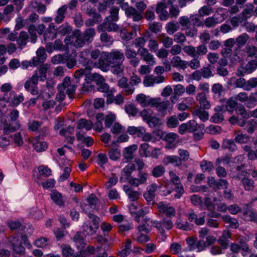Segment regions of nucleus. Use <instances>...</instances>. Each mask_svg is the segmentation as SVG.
<instances>
[{
    "label": "nucleus",
    "mask_w": 257,
    "mask_h": 257,
    "mask_svg": "<svg viewBox=\"0 0 257 257\" xmlns=\"http://www.w3.org/2000/svg\"><path fill=\"white\" fill-rule=\"evenodd\" d=\"M82 232H78L73 237V241L78 248H82L85 245V239Z\"/></svg>",
    "instance_id": "obj_34"
},
{
    "label": "nucleus",
    "mask_w": 257,
    "mask_h": 257,
    "mask_svg": "<svg viewBox=\"0 0 257 257\" xmlns=\"http://www.w3.org/2000/svg\"><path fill=\"white\" fill-rule=\"evenodd\" d=\"M151 223L155 225L158 231L161 234L165 232V229L170 230L172 228L173 223L172 220L169 218H164L162 221L157 220H152Z\"/></svg>",
    "instance_id": "obj_8"
},
{
    "label": "nucleus",
    "mask_w": 257,
    "mask_h": 257,
    "mask_svg": "<svg viewBox=\"0 0 257 257\" xmlns=\"http://www.w3.org/2000/svg\"><path fill=\"white\" fill-rule=\"evenodd\" d=\"M67 61V56L62 54H58L52 57L51 62L54 64L65 63Z\"/></svg>",
    "instance_id": "obj_59"
},
{
    "label": "nucleus",
    "mask_w": 257,
    "mask_h": 257,
    "mask_svg": "<svg viewBox=\"0 0 257 257\" xmlns=\"http://www.w3.org/2000/svg\"><path fill=\"white\" fill-rule=\"evenodd\" d=\"M196 99L199 103L201 107L207 109L210 107V104L207 100L204 93L202 92L198 93L196 96Z\"/></svg>",
    "instance_id": "obj_28"
},
{
    "label": "nucleus",
    "mask_w": 257,
    "mask_h": 257,
    "mask_svg": "<svg viewBox=\"0 0 257 257\" xmlns=\"http://www.w3.org/2000/svg\"><path fill=\"white\" fill-rule=\"evenodd\" d=\"M67 8V6L65 5L57 10L56 15L54 19L55 22L56 23L60 24L63 21Z\"/></svg>",
    "instance_id": "obj_27"
},
{
    "label": "nucleus",
    "mask_w": 257,
    "mask_h": 257,
    "mask_svg": "<svg viewBox=\"0 0 257 257\" xmlns=\"http://www.w3.org/2000/svg\"><path fill=\"white\" fill-rule=\"evenodd\" d=\"M72 31V27L68 23H64L57 30V34L65 36L70 34Z\"/></svg>",
    "instance_id": "obj_39"
},
{
    "label": "nucleus",
    "mask_w": 257,
    "mask_h": 257,
    "mask_svg": "<svg viewBox=\"0 0 257 257\" xmlns=\"http://www.w3.org/2000/svg\"><path fill=\"white\" fill-rule=\"evenodd\" d=\"M93 126V123L90 120H88L85 119H80L77 125V128L83 129L84 128L86 131L90 130Z\"/></svg>",
    "instance_id": "obj_41"
},
{
    "label": "nucleus",
    "mask_w": 257,
    "mask_h": 257,
    "mask_svg": "<svg viewBox=\"0 0 257 257\" xmlns=\"http://www.w3.org/2000/svg\"><path fill=\"white\" fill-rule=\"evenodd\" d=\"M203 208L201 209H205V208H206L209 211H210L211 212L209 214L210 216L217 217L220 215L219 213L214 212L215 205L212 202V200L210 198L208 197H205L204 199V202H203Z\"/></svg>",
    "instance_id": "obj_18"
},
{
    "label": "nucleus",
    "mask_w": 257,
    "mask_h": 257,
    "mask_svg": "<svg viewBox=\"0 0 257 257\" xmlns=\"http://www.w3.org/2000/svg\"><path fill=\"white\" fill-rule=\"evenodd\" d=\"M192 114L194 118L198 117L201 121L204 122L207 120L209 118L208 112L204 108L201 107H195Z\"/></svg>",
    "instance_id": "obj_17"
},
{
    "label": "nucleus",
    "mask_w": 257,
    "mask_h": 257,
    "mask_svg": "<svg viewBox=\"0 0 257 257\" xmlns=\"http://www.w3.org/2000/svg\"><path fill=\"white\" fill-rule=\"evenodd\" d=\"M187 215L190 222H193L197 225H202L205 222L204 216L198 217V216L193 212L189 213Z\"/></svg>",
    "instance_id": "obj_37"
},
{
    "label": "nucleus",
    "mask_w": 257,
    "mask_h": 257,
    "mask_svg": "<svg viewBox=\"0 0 257 257\" xmlns=\"http://www.w3.org/2000/svg\"><path fill=\"white\" fill-rule=\"evenodd\" d=\"M89 54V51L88 49H84L80 53L78 61L80 63L87 65L93 64L91 60L87 59Z\"/></svg>",
    "instance_id": "obj_35"
},
{
    "label": "nucleus",
    "mask_w": 257,
    "mask_h": 257,
    "mask_svg": "<svg viewBox=\"0 0 257 257\" xmlns=\"http://www.w3.org/2000/svg\"><path fill=\"white\" fill-rule=\"evenodd\" d=\"M157 209L160 213L164 214L169 219L175 216L176 214L175 209L169 204L163 202L158 204Z\"/></svg>",
    "instance_id": "obj_10"
},
{
    "label": "nucleus",
    "mask_w": 257,
    "mask_h": 257,
    "mask_svg": "<svg viewBox=\"0 0 257 257\" xmlns=\"http://www.w3.org/2000/svg\"><path fill=\"white\" fill-rule=\"evenodd\" d=\"M224 105L226 110L232 112L235 109L237 103L234 98H230L226 101Z\"/></svg>",
    "instance_id": "obj_51"
},
{
    "label": "nucleus",
    "mask_w": 257,
    "mask_h": 257,
    "mask_svg": "<svg viewBox=\"0 0 257 257\" xmlns=\"http://www.w3.org/2000/svg\"><path fill=\"white\" fill-rule=\"evenodd\" d=\"M113 21L110 19V17H106L103 22L98 26L97 30L99 32H115L118 29L117 25L113 23Z\"/></svg>",
    "instance_id": "obj_9"
},
{
    "label": "nucleus",
    "mask_w": 257,
    "mask_h": 257,
    "mask_svg": "<svg viewBox=\"0 0 257 257\" xmlns=\"http://www.w3.org/2000/svg\"><path fill=\"white\" fill-rule=\"evenodd\" d=\"M154 104L153 103L152 107H156L158 111L164 115L170 105L169 101H162L161 98L159 97L154 98Z\"/></svg>",
    "instance_id": "obj_11"
},
{
    "label": "nucleus",
    "mask_w": 257,
    "mask_h": 257,
    "mask_svg": "<svg viewBox=\"0 0 257 257\" xmlns=\"http://www.w3.org/2000/svg\"><path fill=\"white\" fill-rule=\"evenodd\" d=\"M186 241L187 244H188V248L187 249H184L183 251H186L187 250H196L195 245H196V237H188L186 239Z\"/></svg>",
    "instance_id": "obj_56"
},
{
    "label": "nucleus",
    "mask_w": 257,
    "mask_h": 257,
    "mask_svg": "<svg viewBox=\"0 0 257 257\" xmlns=\"http://www.w3.org/2000/svg\"><path fill=\"white\" fill-rule=\"evenodd\" d=\"M116 119V116L114 113L110 112L105 116L104 124L105 127H110Z\"/></svg>",
    "instance_id": "obj_52"
},
{
    "label": "nucleus",
    "mask_w": 257,
    "mask_h": 257,
    "mask_svg": "<svg viewBox=\"0 0 257 257\" xmlns=\"http://www.w3.org/2000/svg\"><path fill=\"white\" fill-rule=\"evenodd\" d=\"M61 85L69 98H72L75 93L76 86L71 83L70 78L68 77H65L63 79Z\"/></svg>",
    "instance_id": "obj_12"
},
{
    "label": "nucleus",
    "mask_w": 257,
    "mask_h": 257,
    "mask_svg": "<svg viewBox=\"0 0 257 257\" xmlns=\"http://www.w3.org/2000/svg\"><path fill=\"white\" fill-rule=\"evenodd\" d=\"M257 128V120L251 119L247 122L246 131L249 134H252Z\"/></svg>",
    "instance_id": "obj_58"
},
{
    "label": "nucleus",
    "mask_w": 257,
    "mask_h": 257,
    "mask_svg": "<svg viewBox=\"0 0 257 257\" xmlns=\"http://www.w3.org/2000/svg\"><path fill=\"white\" fill-rule=\"evenodd\" d=\"M247 102H246V106L251 108L255 107L257 103V92H251L248 96Z\"/></svg>",
    "instance_id": "obj_43"
},
{
    "label": "nucleus",
    "mask_w": 257,
    "mask_h": 257,
    "mask_svg": "<svg viewBox=\"0 0 257 257\" xmlns=\"http://www.w3.org/2000/svg\"><path fill=\"white\" fill-rule=\"evenodd\" d=\"M137 149V146L135 145L126 148L123 152V156L124 158L127 160L132 159L133 158V154Z\"/></svg>",
    "instance_id": "obj_46"
},
{
    "label": "nucleus",
    "mask_w": 257,
    "mask_h": 257,
    "mask_svg": "<svg viewBox=\"0 0 257 257\" xmlns=\"http://www.w3.org/2000/svg\"><path fill=\"white\" fill-rule=\"evenodd\" d=\"M97 230V229H95V227L92 226L90 223L89 224H84L83 225V230L82 234L84 236L86 235H92L95 234Z\"/></svg>",
    "instance_id": "obj_53"
},
{
    "label": "nucleus",
    "mask_w": 257,
    "mask_h": 257,
    "mask_svg": "<svg viewBox=\"0 0 257 257\" xmlns=\"http://www.w3.org/2000/svg\"><path fill=\"white\" fill-rule=\"evenodd\" d=\"M186 124L188 133H193L198 130H204V124H199L194 120H189L186 122Z\"/></svg>",
    "instance_id": "obj_25"
},
{
    "label": "nucleus",
    "mask_w": 257,
    "mask_h": 257,
    "mask_svg": "<svg viewBox=\"0 0 257 257\" xmlns=\"http://www.w3.org/2000/svg\"><path fill=\"white\" fill-rule=\"evenodd\" d=\"M120 36L122 40L128 41L136 36V31L134 32H129L125 28H121L119 31Z\"/></svg>",
    "instance_id": "obj_36"
},
{
    "label": "nucleus",
    "mask_w": 257,
    "mask_h": 257,
    "mask_svg": "<svg viewBox=\"0 0 257 257\" xmlns=\"http://www.w3.org/2000/svg\"><path fill=\"white\" fill-rule=\"evenodd\" d=\"M95 34L96 32L95 29L91 28L87 29L82 35L85 42L89 44L93 41Z\"/></svg>",
    "instance_id": "obj_32"
},
{
    "label": "nucleus",
    "mask_w": 257,
    "mask_h": 257,
    "mask_svg": "<svg viewBox=\"0 0 257 257\" xmlns=\"http://www.w3.org/2000/svg\"><path fill=\"white\" fill-rule=\"evenodd\" d=\"M149 148V144L147 143L142 144L140 147V153L141 156L145 157L150 156V152L148 151Z\"/></svg>",
    "instance_id": "obj_63"
},
{
    "label": "nucleus",
    "mask_w": 257,
    "mask_h": 257,
    "mask_svg": "<svg viewBox=\"0 0 257 257\" xmlns=\"http://www.w3.org/2000/svg\"><path fill=\"white\" fill-rule=\"evenodd\" d=\"M125 110L128 115L133 116H136L138 113V109L133 104L126 105Z\"/></svg>",
    "instance_id": "obj_64"
},
{
    "label": "nucleus",
    "mask_w": 257,
    "mask_h": 257,
    "mask_svg": "<svg viewBox=\"0 0 257 257\" xmlns=\"http://www.w3.org/2000/svg\"><path fill=\"white\" fill-rule=\"evenodd\" d=\"M242 216L241 217L244 220L253 221L254 220L255 212L250 209L247 206L242 211Z\"/></svg>",
    "instance_id": "obj_38"
},
{
    "label": "nucleus",
    "mask_w": 257,
    "mask_h": 257,
    "mask_svg": "<svg viewBox=\"0 0 257 257\" xmlns=\"http://www.w3.org/2000/svg\"><path fill=\"white\" fill-rule=\"evenodd\" d=\"M110 65V64L107 61L105 62L101 59H99L98 61L94 64V65H95L96 67L99 68L103 72H107L109 70Z\"/></svg>",
    "instance_id": "obj_54"
},
{
    "label": "nucleus",
    "mask_w": 257,
    "mask_h": 257,
    "mask_svg": "<svg viewBox=\"0 0 257 257\" xmlns=\"http://www.w3.org/2000/svg\"><path fill=\"white\" fill-rule=\"evenodd\" d=\"M146 130L144 127L130 126L127 127V132L130 135H137L138 137H142L143 134L145 133Z\"/></svg>",
    "instance_id": "obj_29"
},
{
    "label": "nucleus",
    "mask_w": 257,
    "mask_h": 257,
    "mask_svg": "<svg viewBox=\"0 0 257 257\" xmlns=\"http://www.w3.org/2000/svg\"><path fill=\"white\" fill-rule=\"evenodd\" d=\"M50 197L53 202L57 205L63 206L64 204V198L62 194L56 190L51 191Z\"/></svg>",
    "instance_id": "obj_24"
},
{
    "label": "nucleus",
    "mask_w": 257,
    "mask_h": 257,
    "mask_svg": "<svg viewBox=\"0 0 257 257\" xmlns=\"http://www.w3.org/2000/svg\"><path fill=\"white\" fill-rule=\"evenodd\" d=\"M243 168V165L237 167L236 170L238 172V173L236 175V178L241 180L243 187L246 191H251L254 187V181L247 177V172L242 170Z\"/></svg>",
    "instance_id": "obj_5"
},
{
    "label": "nucleus",
    "mask_w": 257,
    "mask_h": 257,
    "mask_svg": "<svg viewBox=\"0 0 257 257\" xmlns=\"http://www.w3.org/2000/svg\"><path fill=\"white\" fill-rule=\"evenodd\" d=\"M222 147L223 149H226L231 151H234L237 149V147L234 141L230 139L224 140L223 142Z\"/></svg>",
    "instance_id": "obj_50"
},
{
    "label": "nucleus",
    "mask_w": 257,
    "mask_h": 257,
    "mask_svg": "<svg viewBox=\"0 0 257 257\" xmlns=\"http://www.w3.org/2000/svg\"><path fill=\"white\" fill-rule=\"evenodd\" d=\"M33 147L37 152H41L47 149L48 144L46 142L36 141L33 143Z\"/></svg>",
    "instance_id": "obj_55"
},
{
    "label": "nucleus",
    "mask_w": 257,
    "mask_h": 257,
    "mask_svg": "<svg viewBox=\"0 0 257 257\" xmlns=\"http://www.w3.org/2000/svg\"><path fill=\"white\" fill-rule=\"evenodd\" d=\"M29 38V35L26 32L21 31L17 39V43L20 48L22 49L26 45Z\"/></svg>",
    "instance_id": "obj_30"
},
{
    "label": "nucleus",
    "mask_w": 257,
    "mask_h": 257,
    "mask_svg": "<svg viewBox=\"0 0 257 257\" xmlns=\"http://www.w3.org/2000/svg\"><path fill=\"white\" fill-rule=\"evenodd\" d=\"M257 67V61L251 60L249 61L245 67H241L238 69L239 75L244 76L245 74H249L254 71Z\"/></svg>",
    "instance_id": "obj_16"
},
{
    "label": "nucleus",
    "mask_w": 257,
    "mask_h": 257,
    "mask_svg": "<svg viewBox=\"0 0 257 257\" xmlns=\"http://www.w3.org/2000/svg\"><path fill=\"white\" fill-rule=\"evenodd\" d=\"M97 90L104 93V96L107 98V102L111 101V96L116 91L115 89L114 88L110 89L109 85L104 82L98 86Z\"/></svg>",
    "instance_id": "obj_13"
},
{
    "label": "nucleus",
    "mask_w": 257,
    "mask_h": 257,
    "mask_svg": "<svg viewBox=\"0 0 257 257\" xmlns=\"http://www.w3.org/2000/svg\"><path fill=\"white\" fill-rule=\"evenodd\" d=\"M64 42L67 46L72 45L77 48L83 47L86 43L79 30H76L72 35L67 36Z\"/></svg>",
    "instance_id": "obj_4"
},
{
    "label": "nucleus",
    "mask_w": 257,
    "mask_h": 257,
    "mask_svg": "<svg viewBox=\"0 0 257 257\" xmlns=\"http://www.w3.org/2000/svg\"><path fill=\"white\" fill-rule=\"evenodd\" d=\"M91 70V67L89 66H87L84 69H80L75 71L74 73V77L77 79V82H78L79 80L88 73Z\"/></svg>",
    "instance_id": "obj_48"
},
{
    "label": "nucleus",
    "mask_w": 257,
    "mask_h": 257,
    "mask_svg": "<svg viewBox=\"0 0 257 257\" xmlns=\"http://www.w3.org/2000/svg\"><path fill=\"white\" fill-rule=\"evenodd\" d=\"M49 68L47 64L41 66L39 70L35 71L32 76L27 80L24 84L25 89L32 95H37L39 93L38 82L44 81L46 79V73Z\"/></svg>",
    "instance_id": "obj_1"
},
{
    "label": "nucleus",
    "mask_w": 257,
    "mask_h": 257,
    "mask_svg": "<svg viewBox=\"0 0 257 257\" xmlns=\"http://www.w3.org/2000/svg\"><path fill=\"white\" fill-rule=\"evenodd\" d=\"M135 170V165L133 164H129L126 165L123 169V174L122 175L121 178H124L125 180H128L130 179V177L132 173Z\"/></svg>",
    "instance_id": "obj_42"
},
{
    "label": "nucleus",
    "mask_w": 257,
    "mask_h": 257,
    "mask_svg": "<svg viewBox=\"0 0 257 257\" xmlns=\"http://www.w3.org/2000/svg\"><path fill=\"white\" fill-rule=\"evenodd\" d=\"M179 28L180 26L179 23L175 21L168 23L166 27L167 32L169 35H173L175 32L177 31Z\"/></svg>",
    "instance_id": "obj_45"
},
{
    "label": "nucleus",
    "mask_w": 257,
    "mask_h": 257,
    "mask_svg": "<svg viewBox=\"0 0 257 257\" xmlns=\"http://www.w3.org/2000/svg\"><path fill=\"white\" fill-rule=\"evenodd\" d=\"M106 61L110 64H122L124 59L123 53L121 50H112L110 52H104Z\"/></svg>",
    "instance_id": "obj_6"
},
{
    "label": "nucleus",
    "mask_w": 257,
    "mask_h": 257,
    "mask_svg": "<svg viewBox=\"0 0 257 257\" xmlns=\"http://www.w3.org/2000/svg\"><path fill=\"white\" fill-rule=\"evenodd\" d=\"M62 255L64 257H71L74 253L73 249L70 245L63 244L60 246Z\"/></svg>",
    "instance_id": "obj_49"
},
{
    "label": "nucleus",
    "mask_w": 257,
    "mask_h": 257,
    "mask_svg": "<svg viewBox=\"0 0 257 257\" xmlns=\"http://www.w3.org/2000/svg\"><path fill=\"white\" fill-rule=\"evenodd\" d=\"M123 189L131 201H135L140 198L141 195L140 193L138 191L134 190L133 188L130 186L124 185Z\"/></svg>",
    "instance_id": "obj_19"
},
{
    "label": "nucleus",
    "mask_w": 257,
    "mask_h": 257,
    "mask_svg": "<svg viewBox=\"0 0 257 257\" xmlns=\"http://www.w3.org/2000/svg\"><path fill=\"white\" fill-rule=\"evenodd\" d=\"M249 36L246 33H243L238 36L235 39V43L238 48L243 47L249 40Z\"/></svg>",
    "instance_id": "obj_44"
},
{
    "label": "nucleus",
    "mask_w": 257,
    "mask_h": 257,
    "mask_svg": "<svg viewBox=\"0 0 257 257\" xmlns=\"http://www.w3.org/2000/svg\"><path fill=\"white\" fill-rule=\"evenodd\" d=\"M9 243L12 247L15 253L22 255L25 252V247L22 245V243L26 245H30L25 235L17 234L12 236L9 239Z\"/></svg>",
    "instance_id": "obj_3"
},
{
    "label": "nucleus",
    "mask_w": 257,
    "mask_h": 257,
    "mask_svg": "<svg viewBox=\"0 0 257 257\" xmlns=\"http://www.w3.org/2000/svg\"><path fill=\"white\" fill-rule=\"evenodd\" d=\"M0 90L4 93V99L14 106H18L24 100L23 95H17L15 91L12 90V86L10 83L3 84L0 88Z\"/></svg>",
    "instance_id": "obj_2"
},
{
    "label": "nucleus",
    "mask_w": 257,
    "mask_h": 257,
    "mask_svg": "<svg viewBox=\"0 0 257 257\" xmlns=\"http://www.w3.org/2000/svg\"><path fill=\"white\" fill-rule=\"evenodd\" d=\"M6 119L4 116L0 117V128L3 126L4 127V133L5 135H9L10 133H12L19 129L20 125L17 124L16 126H13L11 124H7L5 122Z\"/></svg>",
    "instance_id": "obj_20"
},
{
    "label": "nucleus",
    "mask_w": 257,
    "mask_h": 257,
    "mask_svg": "<svg viewBox=\"0 0 257 257\" xmlns=\"http://www.w3.org/2000/svg\"><path fill=\"white\" fill-rule=\"evenodd\" d=\"M171 63L174 67L183 70L185 69L189 65L188 62L182 60L178 56H174L171 60Z\"/></svg>",
    "instance_id": "obj_21"
},
{
    "label": "nucleus",
    "mask_w": 257,
    "mask_h": 257,
    "mask_svg": "<svg viewBox=\"0 0 257 257\" xmlns=\"http://www.w3.org/2000/svg\"><path fill=\"white\" fill-rule=\"evenodd\" d=\"M158 40L163 44L166 48L170 47L173 43L172 38L168 37L165 34H161L157 37Z\"/></svg>",
    "instance_id": "obj_31"
},
{
    "label": "nucleus",
    "mask_w": 257,
    "mask_h": 257,
    "mask_svg": "<svg viewBox=\"0 0 257 257\" xmlns=\"http://www.w3.org/2000/svg\"><path fill=\"white\" fill-rule=\"evenodd\" d=\"M254 6L252 4H248L246 5V7L242 13L241 18L242 19H247L249 18L253 12Z\"/></svg>",
    "instance_id": "obj_47"
},
{
    "label": "nucleus",
    "mask_w": 257,
    "mask_h": 257,
    "mask_svg": "<svg viewBox=\"0 0 257 257\" xmlns=\"http://www.w3.org/2000/svg\"><path fill=\"white\" fill-rule=\"evenodd\" d=\"M100 36L101 42L106 47H110L113 43V37L105 32H102Z\"/></svg>",
    "instance_id": "obj_40"
},
{
    "label": "nucleus",
    "mask_w": 257,
    "mask_h": 257,
    "mask_svg": "<svg viewBox=\"0 0 257 257\" xmlns=\"http://www.w3.org/2000/svg\"><path fill=\"white\" fill-rule=\"evenodd\" d=\"M120 151L117 148H111L108 152V156L110 160L115 161L120 157Z\"/></svg>",
    "instance_id": "obj_61"
},
{
    "label": "nucleus",
    "mask_w": 257,
    "mask_h": 257,
    "mask_svg": "<svg viewBox=\"0 0 257 257\" xmlns=\"http://www.w3.org/2000/svg\"><path fill=\"white\" fill-rule=\"evenodd\" d=\"M163 163L164 165H167L169 164H172L174 166H179L182 164L181 159L179 157L175 155L166 156L163 160Z\"/></svg>",
    "instance_id": "obj_23"
},
{
    "label": "nucleus",
    "mask_w": 257,
    "mask_h": 257,
    "mask_svg": "<svg viewBox=\"0 0 257 257\" xmlns=\"http://www.w3.org/2000/svg\"><path fill=\"white\" fill-rule=\"evenodd\" d=\"M218 12L212 17H208L205 19L203 22V26H205L208 28H210L223 22L226 18V15L223 12Z\"/></svg>",
    "instance_id": "obj_7"
},
{
    "label": "nucleus",
    "mask_w": 257,
    "mask_h": 257,
    "mask_svg": "<svg viewBox=\"0 0 257 257\" xmlns=\"http://www.w3.org/2000/svg\"><path fill=\"white\" fill-rule=\"evenodd\" d=\"M221 218L222 221H223L225 223L228 224L227 226L230 228L236 229L239 226L238 220L229 215H222Z\"/></svg>",
    "instance_id": "obj_22"
},
{
    "label": "nucleus",
    "mask_w": 257,
    "mask_h": 257,
    "mask_svg": "<svg viewBox=\"0 0 257 257\" xmlns=\"http://www.w3.org/2000/svg\"><path fill=\"white\" fill-rule=\"evenodd\" d=\"M136 100L143 107L151 106L153 103L154 104V98L151 97L150 96H147L144 94L141 93L136 97Z\"/></svg>",
    "instance_id": "obj_15"
},
{
    "label": "nucleus",
    "mask_w": 257,
    "mask_h": 257,
    "mask_svg": "<svg viewBox=\"0 0 257 257\" xmlns=\"http://www.w3.org/2000/svg\"><path fill=\"white\" fill-rule=\"evenodd\" d=\"M234 134L235 135L234 141L239 144H247L250 141V138L246 134H243L239 131H235Z\"/></svg>",
    "instance_id": "obj_26"
},
{
    "label": "nucleus",
    "mask_w": 257,
    "mask_h": 257,
    "mask_svg": "<svg viewBox=\"0 0 257 257\" xmlns=\"http://www.w3.org/2000/svg\"><path fill=\"white\" fill-rule=\"evenodd\" d=\"M177 227L183 230L188 231L192 228V226L187 221H184L181 219H178L176 221Z\"/></svg>",
    "instance_id": "obj_60"
},
{
    "label": "nucleus",
    "mask_w": 257,
    "mask_h": 257,
    "mask_svg": "<svg viewBox=\"0 0 257 257\" xmlns=\"http://www.w3.org/2000/svg\"><path fill=\"white\" fill-rule=\"evenodd\" d=\"M128 18H132L135 22L140 21L143 18V15L141 12H139L135 8L132 7L130 9V11L126 14Z\"/></svg>",
    "instance_id": "obj_33"
},
{
    "label": "nucleus",
    "mask_w": 257,
    "mask_h": 257,
    "mask_svg": "<svg viewBox=\"0 0 257 257\" xmlns=\"http://www.w3.org/2000/svg\"><path fill=\"white\" fill-rule=\"evenodd\" d=\"M89 207L92 209L96 207V205L98 202V200L94 194H90L87 199Z\"/></svg>",
    "instance_id": "obj_62"
},
{
    "label": "nucleus",
    "mask_w": 257,
    "mask_h": 257,
    "mask_svg": "<svg viewBox=\"0 0 257 257\" xmlns=\"http://www.w3.org/2000/svg\"><path fill=\"white\" fill-rule=\"evenodd\" d=\"M36 57H33L31 60V63H33L32 65H38L41 63H43L47 57V55L45 52V50L44 47H40L36 51Z\"/></svg>",
    "instance_id": "obj_14"
},
{
    "label": "nucleus",
    "mask_w": 257,
    "mask_h": 257,
    "mask_svg": "<svg viewBox=\"0 0 257 257\" xmlns=\"http://www.w3.org/2000/svg\"><path fill=\"white\" fill-rule=\"evenodd\" d=\"M16 23L15 29L16 30H19L29 25V20L28 19H23L21 17H19L16 18Z\"/></svg>",
    "instance_id": "obj_57"
}]
</instances>
